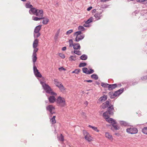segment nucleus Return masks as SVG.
<instances>
[{"label": "nucleus", "instance_id": "1", "mask_svg": "<svg viewBox=\"0 0 147 147\" xmlns=\"http://www.w3.org/2000/svg\"><path fill=\"white\" fill-rule=\"evenodd\" d=\"M40 84H42L43 89L45 90L46 92L49 94H50L51 95H57L56 93L52 91L51 89L50 86L45 83L41 81Z\"/></svg>", "mask_w": 147, "mask_h": 147}, {"label": "nucleus", "instance_id": "2", "mask_svg": "<svg viewBox=\"0 0 147 147\" xmlns=\"http://www.w3.org/2000/svg\"><path fill=\"white\" fill-rule=\"evenodd\" d=\"M74 35L76 36L75 41L77 42L83 39L85 36L84 35L82 34L81 31L76 32L74 33Z\"/></svg>", "mask_w": 147, "mask_h": 147}, {"label": "nucleus", "instance_id": "3", "mask_svg": "<svg viewBox=\"0 0 147 147\" xmlns=\"http://www.w3.org/2000/svg\"><path fill=\"white\" fill-rule=\"evenodd\" d=\"M56 101L59 105L61 107H64L65 105V99L61 96L58 97Z\"/></svg>", "mask_w": 147, "mask_h": 147}, {"label": "nucleus", "instance_id": "4", "mask_svg": "<svg viewBox=\"0 0 147 147\" xmlns=\"http://www.w3.org/2000/svg\"><path fill=\"white\" fill-rule=\"evenodd\" d=\"M42 26L39 25L36 26L34 29V36L36 38L39 37L40 35L39 33V31L40 30Z\"/></svg>", "mask_w": 147, "mask_h": 147}, {"label": "nucleus", "instance_id": "5", "mask_svg": "<svg viewBox=\"0 0 147 147\" xmlns=\"http://www.w3.org/2000/svg\"><path fill=\"white\" fill-rule=\"evenodd\" d=\"M34 49L32 55V59L33 63H35L37 59L36 52L38 51V49L36 47L33 48Z\"/></svg>", "mask_w": 147, "mask_h": 147}, {"label": "nucleus", "instance_id": "6", "mask_svg": "<svg viewBox=\"0 0 147 147\" xmlns=\"http://www.w3.org/2000/svg\"><path fill=\"white\" fill-rule=\"evenodd\" d=\"M83 132L85 138L86 140L88 142H90L92 140V138L88 133L85 130H83Z\"/></svg>", "mask_w": 147, "mask_h": 147}, {"label": "nucleus", "instance_id": "7", "mask_svg": "<svg viewBox=\"0 0 147 147\" xmlns=\"http://www.w3.org/2000/svg\"><path fill=\"white\" fill-rule=\"evenodd\" d=\"M33 65L34 72L35 76L36 77L41 78L42 77V75L37 69L35 65V63H33Z\"/></svg>", "mask_w": 147, "mask_h": 147}, {"label": "nucleus", "instance_id": "8", "mask_svg": "<svg viewBox=\"0 0 147 147\" xmlns=\"http://www.w3.org/2000/svg\"><path fill=\"white\" fill-rule=\"evenodd\" d=\"M127 132L131 134H134L137 133L138 132L137 129L135 127H130L126 129Z\"/></svg>", "mask_w": 147, "mask_h": 147}, {"label": "nucleus", "instance_id": "9", "mask_svg": "<svg viewBox=\"0 0 147 147\" xmlns=\"http://www.w3.org/2000/svg\"><path fill=\"white\" fill-rule=\"evenodd\" d=\"M46 109L51 114L55 113V107L52 105H50L47 106Z\"/></svg>", "mask_w": 147, "mask_h": 147}, {"label": "nucleus", "instance_id": "10", "mask_svg": "<svg viewBox=\"0 0 147 147\" xmlns=\"http://www.w3.org/2000/svg\"><path fill=\"white\" fill-rule=\"evenodd\" d=\"M35 15L38 16L39 18L41 17L42 18L43 16V11L42 9H38Z\"/></svg>", "mask_w": 147, "mask_h": 147}, {"label": "nucleus", "instance_id": "11", "mask_svg": "<svg viewBox=\"0 0 147 147\" xmlns=\"http://www.w3.org/2000/svg\"><path fill=\"white\" fill-rule=\"evenodd\" d=\"M105 136L106 138H107L108 139L110 140L111 141H112L113 140V138L112 136L109 132H105Z\"/></svg>", "mask_w": 147, "mask_h": 147}, {"label": "nucleus", "instance_id": "12", "mask_svg": "<svg viewBox=\"0 0 147 147\" xmlns=\"http://www.w3.org/2000/svg\"><path fill=\"white\" fill-rule=\"evenodd\" d=\"M106 120L109 123H112L113 124H115L116 123V122L115 120L111 118H109V117L106 118Z\"/></svg>", "mask_w": 147, "mask_h": 147}, {"label": "nucleus", "instance_id": "13", "mask_svg": "<svg viewBox=\"0 0 147 147\" xmlns=\"http://www.w3.org/2000/svg\"><path fill=\"white\" fill-rule=\"evenodd\" d=\"M108 111L109 115H113V105H111L108 108Z\"/></svg>", "mask_w": 147, "mask_h": 147}, {"label": "nucleus", "instance_id": "14", "mask_svg": "<svg viewBox=\"0 0 147 147\" xmlns=\"http://www.w3.org/2000/svg\"><path fill=\"white\" fill-rule=\"evenodd\" d=\"M102 13L101 12H97L94 15V17L96 19L98 20L100 19L101 17L102 16L101 15Z\"/></svg>", "mask_w": 147, "mask_h": 147}, {"label": "nucleus", "instance_id": "15", "mask_svg": "<svg viewBox=\"0 0 147 147\" xmlns=\"http://www.w3.org/2000/svg\"><path fill=\"white\" fill-rule=\"evenodd\" d=\"M117 86V85L116 84H109L108 87V89L109 90H112L115 89Z\"/></svg>", "mask_w": 147, "mask_h": 147}, {"label": "nucleus", "instance_id": "16", "mask_svg": "<svg viewBox=\"0 0 147 147\" xmlns=\"http://www.w3.org/2000/svg\"><path fill=\"white\" fill-rule=\"evenodd\" d=\"M48 99L50 102L52 103L54 102L56 100L55 97L53 96H50L48 98Z\"/></svg>", "mask_w": 147, "mask_h": 147}, {"label": "nucleus", "instance_id": "17", "mask_svg": "<svg viewBox=\"0 0 147 147\" xmlns=\"http://www.w3.org/2000/svg\"><path fill=\"white\" fill-rule=\"evenodd\" d=\"M38 9H36L34 7H33L30 9L29 11V12L30 14H32V13H31V12H32V14L35 15L38 11Z\"/></svg>", "mask_w": 147, "mask_h": 147}, {"label": "nucleus", "instance_id": "18", "mask_svg": "<svg viewBox=\"0 0 147 147\" xmlns=\"http://www.w3.org/2000/svg\"><path fill=\"white\" fill-rule=\"evenodd\" d=\"M124 89L123 88H121L117 91H115V94L117 96H119L121 94L123 91Z\"/></svg>", "mask_w": 147, "mask_h": 147}, {"label": "nucleus", "instance_id": "19", "mask_svg": "<svg viewBox=\"0 0 147 147\" xmlns=\"http://www.w3.org/2000/svg\"><path fill=\"white\" fill-rule=\"evenodd\" d=\"M38 40L37 39H35L33 42V48L37 47L38 45Z\"/></svg>", "mask_w": 147, "mask_h": 147}, {"label": "nucleus", "instance_id": "20", "mask_svg": "<svg viewBox=\"0 0 147 147\" xmlns=\"http://www.w3.org/2000/svg\"><path fill=\"white\" fill-rule=\"evenodd\" d=\"M109 102L108 101H107L103 103L101 106L103 109H104L107 107L109 105Z\"/></svg>", "mask_w": 147, "mask_h": 147}, {"label": "nucleus", "instance_id": "21", "mask_svg": "<svg viewBox=\"0 0 147 147\" xmlns=\"http://www.w3.org/2000/svg\"><path fill=\"white\" fill-rule=\"evenodd\" d=\"M73 48L75 49H80V46L79 43H75L73 45Z\"/></svg>", "mask_w": 147, "mask_h": 147}, {"label": "nucleus", "instance_id": "22", "mask_svg": "<svg viewBox=\"0 0 147 147\" xmlns=\"http://www.w3.org/2000/svg\"><path fill=\"white\" fill-rule=\"evenodd\" d=\"M107 99V96L104 95L100 97L98 99V101L101 102L105 101Z\"/></svg>", "mask_w": 147, "mask_h": 147}, {"label": "nucleus", "instance_id": "23", "mask_svg": "<svg viewBox=\"0 0 147 147\" xmlns=\"http://www.w3.org/2000/svg\"><path fill=\"white\" fill-rule=\"evenodd\" d=\"M43 19L42 23L43 24L46 25L47 24L49 21V20L47 18H45V17H43L42 19Z\"/></svg>", "mask_w": 147, "mask_h": 147}, {"label": "nucleus", "instance_id": "24", "mask_svg": "<svg viewBox=\"0 0 147 147\" xmlns=\"http://www.w3.org/2000/svg\"><path fill=\"white\" fill-rule=\"evenodd\" d=\"M54 81L55 84L59 88L62 85V84L61 82H58L57 79H55Z\"/></svg>", "mask_w": 147, "mask_h": 147}, {"label": "nucleus", "instance_id": "25", "mask_svg": "<svg viewBox=\"0 0 147 147\" xmlns=\"http://www.w3.org/2000/svg\"><path fill=\"white\" fill-rule=\"evenodd\" d=\"M109 95L110 97L111 98H114L117 96L115 93H113L111 92H109Z\"/></svg>", "mask_w": 147, "mask_h": 147}, {"label": "nucleus", "instance_id": "26", "mask_svg": "<svg viewBox=\"0 0 147 147\" xmlns=\"http://www.w3.org/2000/svg\"><path fill=\"white\" fill-rule=\"evenodd\" d=\"M57 138L59 140L63 142L64 141V136L62 134H61L59 136H57Z\"/></svg>", "mask_w": 147, "mask_h": 147}, {"label": "nucleus", "instance_id": "27", "mask_svg": "<svg viewBox=\"0 0 147 147\" xmlns=\"http://www.w3.org/2000/svg\"><path fill=\"white\" fill-rule=\"evenodd\" d=\"M109 114V113L108 111H106L103 114V116L105 118V120L106 119V118H107L109 117V116L108 115Z\"/></svg>", "mask_w": 147, "mask_h": 147}, {"label": "nucleus", "instance_id": "28", "mask_svg": "<svg viewBox=\"0 0 147 147\" xmlns=\"http://www.w3.org/2000/svg\"><path fill=\"white\" fill-rule=\"evenodd\" d=\"M42 18L40 17H37L35 16H33L32 17V20L34 21H38L42 19Z\"/></svg>", "mask_w": 147, "mask_h": 147}, {"label": "nucleus", "instance_id": "29", "mask_svg": "<svg viewBox=\"0 0 147 147\" xmlns=\"http://www.w3.org/2000/svg\"><path fill=\"white\" fill-rule=\"evenodd\" d=\"M80 59L83 60H86L87 59V56L85 54H83L80 57Z\"/></svg>", "mask_w": 147, "mask_h": 147}, {"label": "nucleus", "instance_id": "30", "mask_svg": "<svg viewBox=\"0 0 147 147\" xmlns=\"http://www.w3.org/2000/svg\"><path fill=\"white\" fill-rule=\"evenodd\" d=\"M142 131L144 134L147 135V127H144L142 129Z\"/></svg>", "mask_w": 147, "mask_h": 147}, {"label": "nucleus", "instance_id": "31", "mask_svg": "<svg viewBox=\"0 0 147 147\" xmlns=\"http://www.w3.org/2000/svg\"><path fill=\"white\" fill-rule=\"evenodd\" d=\"M55 116H54L53 117L50 119V121L52 124H54L56 122L55 119Z\"/></svg>", "mask_w": 147, "mask_h": 147}, {"label": "nucleus", "instance_id": "32", "mask_svg": "<svg viewBox=\"0 0 147 147\" xmlns=\"http://www.w3.org/2000/svg\"><path fill=\"white\" fill-rule=\"evenodd\" d=\"M88 126L89 127L92 128L95 131H96L97 132H98L99 131V130L96 127L92 126L90 125H89Z\"/></svg>", "mask_w": 147, "mask_h": 147}, {"label": "nucleus", "instance_id": "33", "mask_svg": "<svg viewBox=\"0 0 147 147\" xmlns=\"http://www.w3.org/2000/svg\"><path fill=\"white\" fill-rule=\"evenodd\" d=\"M83 72L84 73H85L86 74H88V70L87 68L84 67L82 69Z\"/></svg>", "mask_w": 147, "mask_h": 147}, {"label": "nucleus", "instance_id": "34", "mask_svg": "<svg viewBox=\"0 0 147 147\" xmlns=\"http://www.w3.org/2000/svg\"><path fill=\"white\" fill-rule=\"evenodd\" d=\"M93 18L90 17L89 19L85 22L86 23L89 24L92 22Z\"/></svg>", "mask_w": 147, "mask_h": 147}, {"label": "nucleus", "instance_id": "35", "mask_svg": "<svg viewBox=\"0 0 147 147\" xmlns=\"http://www.w3.org/2000/svg\"><path fill=\"white\" fill-rule=\"evenodd\" d=\"M59 30L57 31V33L55 34L54 38V39L55 40H57L58 38V36H59Z\"/></svg>", "mask_w": 147, "mask_h": 147}, {"label": "nucleus", "instance_id": "36", "mask_svg": "<svg viewBox=\"0 0 147 147\" xmlns=\"http://www.w3.org/2000/svg\"><path fill=\"white\" fill-rule=\"evenodd\" d=\"M91 77L95 80H97L98 78V76L95 74H94L91 75Z\"/></svg>", "mask_w": 147, "mask_h": 147}, {"label": "nucleus", "instance_id": "37", "mask_svg": "<svg viewBox=\"0 0 147 147\" xmlns=\"http://www.w3.org/2000/svg\"><path fill=\"white\" fill-rule=\"evenodd\" d=\"M78 29L79 30L81 31H83L85 30V28L84 27L82 26H79L78 27Z\"/></svg>", "mask_w": 147, "mask_h": 147}, {"label": "nucleus", "instance_id": "38", "mask_svg": "<svg viewBox=\"0 0 147 147\" xmlns=\"http://www.w3.org/2000/svg\"><path fill=\"white\" fill-rule=\"evenodd\" d=\"M86 63H81L79 64V67H84L86 66Z\"/></svg>", "mask_w": 147, "mask_h": 147}, {"label": "nucleus", "instance_id": "39", "mask_svg": "<svg viewBox=\"0 0 147 147\" xmlns=\"http://www.w3.org/2000/svg\"><path fill=\"white\" fill-rule=\"evenodd\" d=\"M74 53L78 55H80L81 54V53L80 51L74 50Z\"/></svg>", "mask_w": 147, "mask_h": 147}, {"label": "nucleus", "instance_id": "40", "mask_svg": "<svg viewBox=\"0 0 147 147\" xmlns=\"http://www.w3.org/2000/svg\"><path fill=\"white\" fill-rule=\"evenodd\" d=\"M33 7L32 5L29 3H27L26 4V7L27 8H31Z\"/></svg>", "mask_w": 147, "mask_h": 147}, {"label": "nucleus", "instance_id": "41", "mask_svg": "<svg viewBox=\"0 0 147 147\" xmlns=\"http://www.w3.org/2000/svg\"><path fill=\"white\" fill-rule=\"evenodd\" d=\"M109 85V84L106 83H101V86L104 87H107L108 88Z\"/></svg>", "mask_w": 147, "mask_h": 147}, {"label": "nucleus", "instance_id": "42", "mask_svg": "<svg viewBox=\"0 0 147 147\" xmlns=\"http://www.w3.org/2000/svg\"><path fill=\"white\" fill-rule=\"evenodd\" d=\"M69 46L70 47H72V46H73V45H74V44H73V41L72 40V39L70 40H69Z\"/></svg>", "mask_w": 147, "mask_h": 147}, {"label": "nucleus", "instance_id": "43", "mask_svg": "<svg viewBox=\"0 0 147 147\" xmlns=\"http://www.w3.org/2000/svg\"><path fill=\"white\" fill-rule=\"evenodd\" d=\"M120 123L121 125L124 126H126L127 124V123L126 122L123 121H121Z\"/></svg>", "mask_w": 147, "mask_h": 147}, {"label": "nucleus", "instance_id": "44", "mask_svg": "<svg viewBox=\"0 0 147 147\" xmlns=\"http://www.w3.org/2000/svg\"><path fill=\"white\" fill-rule=\"evenodd\" d=\"M59 88L61 91H64L65 90V88L62 85Z\"/></svg>", "mask_w": 147, "mask_h": 147}, {"label": "nucleus", "instance_id": "45", "mask_svg": "<svg viewBox=\"0 0 147 147\" xmlns=\"http://www.w3.org/2000/svg\"><path fill=\"white\" fill-rule=\"evenodd\" d=\"M112 125L113 127L115 129H119V127L117 125H115L114 124H112Z\"/></svg>", "mask_w": 147, "mask_h": 147}, {"label": "nucleus", "instance_id": "46", "mask_svg": "<svg viewBox=\"0 0 147 147\" xmlns=\"http://www.w3.org/2000/svg\"><path fill=\"white\" fill-rule=\"evenodd\" d=\"M69 60L70 61H72V60H75V59H74V56H71L69 58Z\"/></svg>", "mask_w": 147, "mask_h": 147}, {"label": "nucleus", "instance_id": "47", "mask_svg": "<svg viewBox=\"0 0 147 147\" xmlns=\"http://www.w3.org/2000/svg\"><path fill=\"white\" fill-rule=\"evenodd\" d=\"M73 32V30H70L67 32L66 34L67 35H69L71 34Z\"/></svg>", "mask_w": 147, "mask_h": 147}, {"label": "nucleus", "instance_id": "48", "mask_svg": "<svg viewBox=\"0 0 147 147\" xmlns=\"http://www.w3.org/2000/svg\"><path fill=\"white\" fill-rule=\"evenodd\" d=\"M94 72V71L93 69H90L88 70V74H91L93 73Z\"/></svg>", "mask_w": 147, "mask_h": 147}, {"label": "nucleus", "instance_id": "49", "mask_svg": "<svg viewBox=\"0 0 147 147\" xmlns=\"http://www.w3.org/2000/svg\"><path fill=\"white\" fill-rule=\"evenodd\" d=\"M75 73L77 74L80 71V69H76L75 70Z\"/></svg>", "mask_w": 147, "mask_h": 147}, {"label": "nucleus", "instance_id": "50", "mask_svg": "<svg viewBox=\"0 0 147 147\" xmlns=\"http://www.w3.org/2000/svg\"><path fill=\"white\" fill-rule=\"evenodd\" d=\"M59 55L62 58H65L64 55L62 53H59Z\"/></svg>", "mask_w": 147, "mask_h": 147}, {"label": "nucleus", "instance_id": "51", "mask_svg": "<svg viewBox=\"0 0 147 147\" xmlns=\"http://www.w3.org/2000/svg\"><path fill=\"white\" fill-rule=\"evenodd\" d=\"M81 114H82V116L84 118H86V114L85 113H84V112H82Z\"/></svg>", "mask_w": 147, "mask_h": 147}, {"label": "nucleus", "instance_id": "52", "mask_svg": "<svg viewBox=\"0 0 147 147\" xmlns=\"http://www.w3.org/2000/svg\"><path fill=\"white\" fill-rule=\"evenodd\" d=\"M83 26L85 27H88L89 26V24H88L85 22V23L83 25Z\"/></svg>", "mask_w": 147, "mask_h": 147}, {"label": "nucleus", "instance_id": "53", "mask_svg": "<svg viewBox=\"0 0 147 147\" xmlns=\"http://www.w3.org/2000/svg\"><path fill=\"white\" fill-rule=\"evenodd\" d=\"M137 2L139 3L143 2L145 1V0H136Z\"/></svg>", "mask_w": 147, "mask_h": 147}, {"label": "nucleus", "instance_id": "54", "mask_svg": "<svg viewBox=\"0 0 147 147\" xmlns=\"http://www.w3.org/2000/svg\"><path fill=\"white\" fill-rule=\"evenodd\" d=\"M59 69L60 71H61L62 70H65V68H63V67H61L60 68H59Z\"/></svg>", "mask_w": 147, "mask_h": 147}, {"label": "nucleus", "instance_id": "55", "mask_svg": "<svg viewBox=\"0 0 147 147\" xmlns=\"http://www.w3.org/2000/svg\"><path fill=\"white\" fill-rule=\"evenodd\" d=\"M92 7L90 6L87 8V10L88 11H89L92 9Z\"/></svg>", "mask_w": 147, "mask_h": 147}, {"label": "nucleus", "instance_id": "56", "mask_svg": "<svg viewBox=\"0 0 147 147\" xmlns=\"http://www.w3.org/2000/svg\"><path fill=\"white\" fill-rule=\"evenodd\" d=\"M84 82H92V80H84Z\"/></svg>", "mask_w": 147, "mask_h": 147}, {"label": "nucleus", "instance_id": "57", "mask_svg": "<svg viewBox=\"0 0 147 147\" xmlns=\"http://www.w3.org/2000/svg\"><path fill=\"white\" fill-rule=\"evenodd\" d=\"M110 0H100V1L101 2H105L107 1H109Z\"/></svg>", "mask_w": 147, "mask_h": 147}, {"label": "nucleus", "instance_id": "58", "mask_svg": "<svg viewBox=\"0 0 147 147\" xmlns=\"http://www.w3.org/2000/svg\"><path fill=\"white\" fill-rule=\"evenodd\" d=\"M66 47H64L62 48V50L63 51H65L66 50Z\"/></svg>", "mask_w": 147, "mask_h": 147}, {"label": "nucleus", "instance_id": "59", "mask_svg": "<svg viewBox=\"0 0 147 147\" xmlns=\"http://www.w3.org/2000/svg\"><path fill=\"white\" fill-rule=\"evenodd\" d=\"M84 104L86 105H87L88 104V102L87 101H86L84 102Z\"/></svg>", "mask_w": 147, "mask_h": 147}, {"label": "nucleus", "instance_id": "60", "mask_svg": "<svg viewBox=\"0 0 147 147\" xmlns=\"http://www.w3.org/2000/svg\"><path fill=\"white\" fill-rule=\"evenodd\" d=\"M72 73H75V70H74V71H72Z\"/></svg>", "mask_w": 147, "mask_h": 147}, {"label": "nucleus", "instance_id": "61", "mask_svg": "<svg viewBox=\"0 0 147 147\" xmlns=\"http://www.w3.org/2000/svg\"><path fill=\"white\" fill-rule=\"evenodd\" d=\"M76 56H74V59H75V58H76Z\"/></svg>", "mask_w": 147, "mask_h": 147}]
</instances>
